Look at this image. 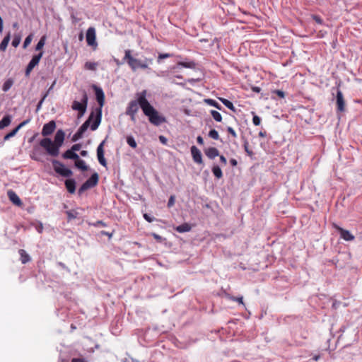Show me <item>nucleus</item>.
I'll use <instances>...</instances> for the list:
<instances>
[{
    "instance_id": "f257e3e1",
    "label": "nucleus",
    "mask_w": 362,
    "mask_h": 362,
    "mask_svg": "<svg viewBox=\"0 0 362 362\" xmlns=\"http://www.w3.org/2000/svg\"><path fill=\"white\" fill-rule=\"evenodd\" d=\"M147 91L142 90L136 94V100L130 102L127 113H136L140 107L144 113H158L146 100Z\"/></svg>"
},
{
    "instance_id": "f03ea898",
    "label": "nucleus",
    "mask_w": 362,
    "mask_h": 362,
    "mask_svg": "<svg viewBox=\"0 0 362 362\" xmlns=\"http://www.w3.org/2000/svg\"><path fill=\"white\" fill-rule=\"evenodd\" d=\"M102 115H90L88 119L80 127L74 135L73 140L76 141L83 136L85 132L90 127L92 131L95 130L100 122Z\"/></svg>"
},
{
    "instance_id": "7ed1b4c3",
    "label": "nucleus",
    "mask_w": 362,
    "mask_h": 362,
    "mask_svg": "<svg viewBox=\"0 0 362 362\" xmlns=\"http://www.w3.org/2000/svg\"><path fill=\"white\" fill-rule=\"evenodd\" d=\"M40 146L43 147L47 152L52 156H57L59 153V146L52 141L50 139L45 138L40 141Z\"/></svg>"
},
{
    "instance_id": "20e7f679",
    "label": "nucleus",
    "mask_w": 362,
    "mask_h": 362,
    "mask_svg": "<svg viewBox=\"0 0 362 362\" xmlns=\"http://www.w3.org/2000/svg\"><path fill=\"white\" fill-rule=\"evenodd\" d=\"M88 97L85 92L83 93L81 98L79 101L75 100L73 103L72 108L78 111V113H85L86 110Z\"/></svg>"
},
{
    "instance_id": "39448f33",
    "label": "nucleus",
    "mask_w": 362,
    "mask_h": 362,
    "mask_svg": "<svg viewBox=\"0 0 362 362\" xmlns=\"http://www.w3.org/2000/svg\"><path fill=\"white\" fill-rule=\"evenodd\" d=\"M52 163H53V166H54V169L55 172L59 174L60 175L65 177H69L72 175V171L70 169L66 168L59 161L53 160Z\"/></svg>"
},
{
    "instance_id": "423d86ee",
    "label": "nucleus",
    "mask_w": 362,
    "mask_h": 362,
    "mask_svg": "<svg viewBox=\"0 0 362 362\" xmlns=\"http://www.w3.org/2000/svg\"><path fill=\"white\" fill-rule=\"evenodd\" d=\"M98 182V173H93L79 188L78 192L81 194L89 188L93 187Z\"/></svg>"
},
{
    "instance_id": "0eeeda50",
    "label": "nucleus",
    "mask_w": 362,
    "mask_h": 362,
    "mask_svg": "<svg viewBox=\"0 0 362 362\" xmlns=\"http://www.w3.org/2000/svg\"><path fill=\"white\" fill-rule=\"evenodd\" d=\"M124 59L126 60L133 71H136L138 68H139L141 61L134 58L131 55V51L127 49L125 51V55Z\"/></svg>"
},
{
    "instance_id": "6e6552de",
    "label": "nucleus",
    "mask_w": 362,
    "mask_h": 362,
    "mask_svg": "<svg viewBox=\"0 0 362 362\" xmlns=\"http://www.w3.org/2000/svg\"><path fill=\"white\" fill-rule=\"evenodd\" d=\"M86 42L89 46L93 47L94 49L98 46L96 42L95 29L93 27H90L86 32Z\"/></svg>"
},
{
    "instance_id": "1a4fd4ad",
    "label": "nucleus",
    "mask_w": 362,
    "mask_h": 362,
    "mask_svg": "<svg viewBox=\"0 0 362 362\" xmlns=\"http://www.w3.org/2000/svg\"><path fill=\"white\" fill-rule=\"evenodd\" d=\"M93 88L95 91V96L97 101L100 105V107L97 109L96 113H101V107L103 105L104 100H105V95L103 90L100 88H98L95 86H93Z\"/></svg>"
},
{
    "instance_id": "9d476101",
    "label": "nucleus",
    "mask_w": 362,
    "mask_h": 362,
    "mask_svg": "<svg viewBox=\"0 0 362 362\" xmlns=\"http://www.w3.org/2000/svg\"><path fill=\"white\" fill-rule=\"evenodd\" d=\"M148 117L149 122L154 126H160L166 122L165 118L162 115H146Z\"/></svg>"
},
{
    "instance_id": "9b49d317",
    "label": "nucleus",
    "mask_w": 362,
    "mask_h": 362,
    "mask_svg": "<svg viewBox=\"0 0 362 362\" xmlns=\"http://www.w3.org/2000/svg\"><path fill=\"white\" fill-rule=\"evenodd\" d=\"M105 141H103L99 146L97 148V156L98 159V162L102 165L103 166L105 167L107 165L106 160L104 157V144Z\"/></svg>"
},
{
    "instance_id": "f8f14e48",
    "label": "nucleus",
    "mask_w": 362,
    "mask_h": 362,
    "mask_svg": "<svg viewBox=\"0 0 362 362\" xmlns=\"http://www.w3.org/2000/svg\"><path fill=\"white\" fill-rule=\"evenodd\" d=\"M191 153L193 158V160L198 164L202 163V155L201 151L195 146H192L191 147Z\"/></svg>"
},
{
    "instance_id": "ddd939ff",
    "label": "nucleus",
    "mask_w": 362,
    "mask_h": 362,
    "mask_svg": "<svg viewBox=\"0 0 362 362\" xmlns=\"http://www.w3.org/2000/svg\"><path fill=\"white\" fill-rule=\"evenodd\" d=\"M55 127L56 125L54 121H51L47 124H45L42 128V134L43 136H48L54 132Z\"/></svg>"
},
{
    "instance_id": "4468645a",
    "label": "nucleus",
    "mask_w": 362,
    "mask_h": 362,
    "mask_svg": "<svg viewBox=\"0 0 362 362\" xmlns=\"http://www.w3.org/2000/svg\"><path fill=\"white\" fill-rule=\"evenodd\" d=\"M340 233V237L346 241H351L354 239V236L347 230H344L339 226H335Z\"/></svg>"
},
{
    "instance_id": "2eb2a0df",
    "label": "nucleus",
    "mask_w": 362,
    "mask_h": 362,
    "mask_svg": "<svg viewBox=\"0 0 362 362\" xmlns=\"http://www.w3.org/2000/svg\"><path fill=\"white\" fill-rule=\"evenodd\" d=\"M337 105L339 111L342 112L344 110V100L341 90H337Z\"/></svg>"
},
{
    "instance_id": "dca6fc26",
    "label": "nucleus",
    "mask_w": 362,
    "mask_h": 362,
    "mask_svg": "<svg viewBox=\"0 0 362 362\" xmlns=\"http://www.w3.org/2000/svg\"><path fill=\"white\" fill-rule=\"evenodd\" d=\"M64 132L62 129L58 130L55 134L54 143L60 147L64 142Z\"/></svg>"
},
{
    "instance_id": "f3484780",
    "label": "nucleus",
    "mask_w": 362,
    "mask_h": 362,
    "mask_svg": "<svg viewBox=\"0 0 362 362\" xmlns=\"http://www.w3.org/2000/svg\"><path fill=\"white\" fill-rule=\"evenodd\" d=\"M8 197L14 204L17 206L21 205L22 202L21 199L13 191L9 190L8 192Z\"/></svg>"
},
{
    "instance_id": "a211bd4d",
    "label": "nucleus",
    "mask_w": 362,
    "mask_h": 362,
    "mask_svg": "<svg viewBox=\"0 0 362 362\" xmlns=\"http://www.w3.org/2000/svg\"><path fill=\"white\" fill-rule=\"evenodd\" d=\"M204 153L206 156L210 159H214L219 155L218 149L214 147H210L205 149Z\"/></svg>"
},
{
    "instance_id": "6ab92c4d",
    "label": "nucleus",
    "mask_w": 362,
    "mask_h": 362,
    "mask_svg": "<svg viewBox=\"0 0 362 362\" xmlns=\"http://www.w3.org/2000/svg\"><path fill=\"white\" fill-rule=\"evenodd\" d=\"M28 122V121H24L21 123H20L14 129H13L11 132H9L8 134H6L4 136V139L5 141L6 140H8L10 138L14 136L16 133L18 132V130L23 127L24 126L26 123Z\"/></svg>"
},
{
    "instance_id": "aec40b11",
    "label": "nucleus",
    "mask_w": 362,
    "mask_h": 362,
    "mask_svg": "<svg viewBox=\"0 0 362 362\" xmlns=\"http://www.w3.org/2000/svg\"><path fill=\"white\" fill-rule=\"evenodd\" d=\"M139 115H131L132 121L139 127L143 128L146 127L147 123L144 120H141L139 118Z\"/></svg>"
},
{
    "instance_id": "412c9836",
    "label": "nucleus",
    "mask_w": 362,
    "mask_h": 362,
    "mask_svg": "<svg viewBox=\"0 0 362 362\" xmlns=\"http://www.w3.org/2000/svg\"><path fill=\"white\" fill-rule=\"evenodd\" d=\"M65 185L68 192L71 194L75 192L76 190V182L73 179H69L65 181Z\"/></svg>"
},
{
    "instance_id": "4be33fe9",
    "label": "nucleus",
    "mask_w": 362,
    "mask_h": 362,
    "mask_svg": "<svg viewBox=\"0 0 362 362\" xmlns=\"http://www.w3.org/2000/svg\"><path fill=\"white\" fill-rule=\"evenodd\" d=\"M192 227L189 223H185L175 228V230L178 233H186L191 230Z\"/></svg>"
},
{
    "instance_id": "5701e85b",
    "label": "nucleus",
    "mask_w": 362,
    "mask_h": 362,
    "mask_svg": "<svg viewBox=\"0 0 362 362\" xmlns=\"http://www.w3.org/2000/svg\"><path fill=\"white\" fill-rule=\"evenodd\" d=\"M63 157L66 159H74L77 160L79 157L78 155L76 153L71 151V149L67 150L64 154Z\"/></svg>"
},
{
    "instance_id": "b1692460",
    "label": "nucleus",
    "mask_w": 362,
    "mask_h": 362,
    "mask_svg": "<svg viewBox=\"0 0 362 362\" xmlns=\"http://www.w3.org/2000/svg\"><path fill=\"white\" fill-rule=\"evenodd\" d=\"M11 39L10 33H8L6 36L4 37V38L2 40V41L0 43V51L4 52L7 46L9 43Z\"/></svg>"
},
{
    "instance_id": "393cba45",
    "label": "nucleus",
    "mask_w": 362,
    "mask_h": 362,
    "mask_svg": "<svg viewBox=\"0 0 362 362\" xmlns=\"http://www.w3.org/2000/svg\"><path fill=\"white\" fill-rule=\"evenodd\" d=\"M19 254L21 255V261L23 264H25L30 260V257L28 254L24 250H20Z\"/></svg>"
},
{
    "instance_id": "a878e982",
    "label": "nucleus",
    "mask_w": 362,
    "mask_h": 362,
    "mask_svg": "<svg viewBox=\"0 0 362 362\" xmlns=\"http://www.w3.org/2000/svg\"><path fill=\"white\" fill-rule=\"evenodd\" d=\"M75 165L76 168L81 169L83 171L88 170V166L86 165L85 161L83 160L79 159V158L76 160Z\"/></svg>"
},
{
    "instance_id": "bb28decb",
    "label": "nucleus",
    "mask_w": 362,
    "mask_h": 362,
    "mask_svg": "<svg viewBox=\"0 0 362 362\" xmlns=\"http://www.w3.org/2000/svg\"><path fill=\"white\" fill-rule=\"evenodd\" d=\"M42 54H43V52H41L38 54L33 56L32 59L29 62V64L34 66H37L39 64V62H40V59L42 58Z\"/></svg>"
},
{
    "instance_id": "cd10ccee",
    "label": "nucleus",
    "mask_w": 362,
    "mask_h": 362,
    "mask_svg": "<svg viewBox=\"0 0 362 362\" xmlns=\"http://www.w3.org/2000/svg\"><path fill=\"white\" fill-rule=\"evenodd\" d=\"M212 173H213L214 175L218 179H220L223 177L222 170H221V168L218 165L213 166Z\"/></svg>"
},
{
    "instance_id": "c85d7f7f",
    "label": "nucleus",
    "mask_w": 362,
    "mask_h": 362,
    "mask_svg": "<svg viewBox=\"0 0 362 362\" xmlns=\"http://www.w3.org/2000/svg\"><path fill=\"white\" fill-rule=\"evenodd\" d=\"M127 143L129 146L133 148H136L137 147V144L133 136L129 135L127 136Z\"/></svg>"
},
{
    "instance_id": "c756f323",
    "label": "nucleus",
    "mask_w": 362,
    "mask_h": 362,
    "mask_svg": "<svg viewBox=\"0 0 362 362\" xmlns=\"http://www.w3.org/2000/svg\"><path fill=\"white\" fill-rule=\"evenodd\" d=\"M220 100L223 103V104L227 107L229 110L235 112V109L233 104L228 100L224 98H220Z\"/></svg>"
},
{
    "instance_id": "7c9ffc66",
    "label": "nucleus",
    "mask_w": 362,
    "mask_h": 362,
    "mask_svg": "<svg viewBox=\"0 0 362 362\" xmlns=\"http://www.w3.org/2000/svg\"><path fill=\"white\" fill-rule=\"evenodd\" d=\"M98 64L95 62H87L84 64V68L88 70L95 71L97 68Z\"/></svg>"
},
{
    "instance_id": "2f4dec72",
    "label": "nucleus",
    "mask_w": 362,
    "mask_h": 362,
    "mask_svg": "<svg viewBox=\"0 0 362 362\" xmlns=\"http://www.w3.org/2000/svg\"><path fill=\"white\" fill-rule=\"evenodd\" d=\"M13 84V81L12 79L9 78V79L6 80L3 85V87H2L3 90L5 92L8 91L11 88Z\"/></svg>"
},
{
    "instance_id": "473e14b6",
    "label": "nucleus",
    "mask_w": 362,
    "mask_h": 362,
    "mask_svg": "<svg viewBox=\"0 0 362 362\" xmlns=\"http://www.w3.org/2000/svg\"><path fill=\"white\" fill-rule=\"evenodd\" d=\"M45 40H46V37L45 36H42L40 40H39V42H37L36 47H35V49L36 50H41L45 44Z\"/></svg>"
},
{
    "instance_id": "72a5a7b5",
    "label": "nucleus",
    "mask_w": 362,
    "mask_h": 362,
    "mask_svg": "<svg viewBox=\"0 0 362 362\" xmlns=\"http://www.w3.org/2000/svg\"><path fill=\"white\" fill-rule=\"evenodd\" d=\"M178 66H181L185 68H194L195 64L193 62H178Z\"/></svg>"
},
{
    "instance_id": "f704fd0d",
    "label": "nucleus",
    "mask_w": 362,
    "mask_h": 362,
    "mask_svg": "<svg viewBox=\"0 0 362 362\" xmlns=\"http://www.w3.org/2000/svg\"><path fill=\"white\" fill-rule=\"evenodd\" d=\"M69 220L74 219L77 217L78 213L74 210H69L66 211Z\"/></svg>"
},
{
    "instance_id": "c9c22d12",
    "label": "nucleus",
    "mask_w": 362,
    "mask_h": 362,
    "mask_svg": "<svg viewBox=\"0 0 362 362\" xmlns=\"http://www.w3.org/2000/svg\"><path fill=\"white\" fill-rule=\"evenodd\" d=\"M209 136L211 137V139H214L215 140H217L219 138V135H218V133L216 130L215 129H211L209 133Z\"/></svg>"
},
{
    "instance_id": "e433bc0d",
    "label": "nucleus",
    "mask_w": 362,
    "mask_h": 362,
    "mask_svg": "<svg viewBox=\"0 0 362 362\" xmlns=\"http://www.w3.org/2000/svg\"><path fill=\"white\" fill-rule=\"evenodd\" d=\"M33 40V35H29L25 39V41L23 42V48H26L31 42Z\"/></svg>"
},
{
    "instance_id": "4c0bfd02",
    "label": "nucleus",
    "mask_w": 362,
    "mask_h": 362,
    "mask_svg": "<svg viewBox=\"0 0 362 362\" xmlns=\"http://www.w3.org/2000/svg\"><path fill=\"white\" fill-rule=\"evenodd\" d=\"M272 93L281 98H284L285 97V93L281 90H275L272 92Z\"/></svg>"
},
{
    "instance_id": "58836bf2",
    "label": "nucleus",
    "mask_w": 362,
    "mask_h": 362,
    "mask_svg": "<svg viewBox=\"0 0 362 362\" xmlns=\"http://www.w3.org/2000/svg\"><path fill=\"white\" fill-rule=\"evenodd\" d=\"M144 218L148 223H152L156 220V218L153 216H151L147 214H144Z\"/></svg>"
},
{
    "instance_id": "ea45409f",
    "label": "nucleus",
    "mask_w": 362,
    "mask_h": 362,
    "mask_svg": "<svg viewBox=\"0 0 362 362\" xmlns=\"http://www.w3.org/2000/svg\"><path fill=\"white\" fill-rule=\"evenodd\" d=\"M21 42V37H15L12 41V45L14 47H17Z\"/></svg>"
},
{
    "instance_id": "a19ab883",
    "label": "nucleus",
    "mask_w": 362,
    "mask_h": 362,
    "mask_svg": "<svg viewBox=\"0 0 362 362\" xmlns=\"http://www.w3.org/2000/svg\"><path fill=\"white\" fill-rule=\"evenodd\" d=\"M2 120H3V122L4 123V125L6 127L8 126L10 124V123H11V118H10V117L8 115L4 117L2 119Z\"/></svg>"
},
{
    "instance_id": "79ce46f5",
    "label": "nucleus",
    "mask_w": 362,
    "mask_h": 362,
    "mask_svg": "<svg viewBox=\"0 0 362 362\" xmlns=\"http://www.w3.org/2000/svg\"><path fill=\"white\" fill-rule=\"evenodd\" d=\"M252 121H253L254 124L257 126V125H259V124L261 122V119L257 115H255Z\"/></svg>"
},
{
    "instance_id": "37998d69",
    "label": "nucleus",
    "mask_w": 362,
    "mask_h": 362,
    "mask_svg": "<svg viewBox=\"0 0 362 362\" xmlns=\"http://www.w3.org/2000/svg\"><path fill=\"white\" fill-rule=\"evenodd\" d=\"M172 56V54H160L158 55V61L160 62V59H165V58H168V57H170Z\"/></svg>"
},
{
    "instance_id": "c03bdc74",
    "label": "nucleus",
    "mask_w": 362,
    "mask_h": 362,
    "mask_svg": "<svg viewBox=\"0 0 362 362\" xmlns=\"http://www.w3.org/2000/svg\"><path fill=\"white\" fill-rule=\"evenodd\" d=\"M34 66H32L31 64H28L25 69V75L29 76L30 73L34 69Z\"/></svg>"
},
{
    "instance_id": "a18cd8bd",
    "label": "nucleus",
    "mask_w": 362,
    "mask_h": 362,
    "mask_svg": "<svg viewBox=\"0 0 362 362\" xmlns=\"http://www.w3.org/2000/svg\"><path fill=\"white\" fill-rule=\"evenodd\" d=\"M93 226H95V227H105L106 226V223H104L102 221H96L95 223H93Z\"/></svg>"
},
{
    "instance_id": "49530a36",
    "label": "nucleus",
    "mask_w": 362,
    "mask_h": 362,
    "mask_svg": "<svg viewBox=\"0 0 362 362\" xmlns=\"http://www.w3.org/2000/svg\"><path fill=\"white\" fill-rule=\"evenodd\" d=\"M175 204V197L170 196L168 202V206L172 207Z\"/></svg>"
},
{
    "instance_id": "de8ad7c7",
    "label": "nucleus",
    "mask_w": 362,
    "mask_h": 362,
    "mask_svg": "<svg viewBox=\"0 0 362 362\" xmlns=\"http://www.w3.org/2000/svg\"><path fill=\"white\" fill-rule=\"evenodd\" d=\"M159 141L164 145H166L168 143V139L165 136L160 135L159 136Z\"/></svg>"
},
{
    "instance_id": "09e8293b",
    "label": "nucleus",
    "mask_w": 362,
    "mask_h": 362,
    "mask_svg": "<svg viewBox=\"0 0 362 362\" xmlns=\"http://www.w3.org/2000/svg\"><path fill=\"white\" fill-rule=\"evenodd\" d=\"M204 102L211 106H214L215 104H216V101L212 99H206L204 100Z\"/></svg>"
},
{
    "instance_id": "8fccbe9b",
    "label": "nucleus",
    "mask_w": 362,
    "mask_h": 362,
    "mask_svg": "<svg viewBox=\"0 0 362 362\" xmlns=\"http://www.w3.org/2000/svg\"><path fill=\"white\" fill-rule=\"evenodd\" d=\"M243 297L240 296V297H233L232 298V300H234V301H237L239 303L242 304L243 305H244V303H243Z\"/></svg>"
},
{
    "instance_id": "3c124183",
    "label": "nucleus",
    "mask_w": 362,
    "mask_h": 362,
    "mask_svg": "<svg viewBox=\"0 0 362 362\" xmlns=\"http://www.w3.org/2000/svg\"><path fill=\"white\" fill-rule=\"evenodd\" d=\"M71 362H88L84 358H74Z\"/></svg>"
},
{
    "instance_id": "603ef678",
    "label": "nucleus",
    "mask_w": 362,
    "mask_h": 362,
    "mask_svg": "<svg viewBox=\"0 0 362 362\" xmlns=\"http://www.w3.org/2000/svg\"><path fill=\"white\" fill-rule=\"evenodd\" d=\"M227 130L234 138H235L237 136V134H236L235 130L232 127H228Z\"/></svg>"
},
{
    "instance_id": "864d4df0",
    "label": "nucleus",
    "mask_w": 362,
    "mask_h": 362,
    "mask_svg": "<svg viewBox=\"0 0 362 362\" xmlns=\"http://www.w3.org/2000/svg\"><path fill=\"white\" fill-rule=\"evenodd\" d=\"M80 148H81V145L78 144H74L72 146L71 150L73 151L74 152H76L77 151H79Z\"/></svg>"
},
{
    "instance_id": "5fc2aeb1",
    "label": "nucleus",
    "mask_w": 362,
    "mask_h": 362,
    "mask_svg": "<svg viewBox=\"0 0 362 362\" xmlns=\"http://www.w3.org/2000/svg\"><path fill=\"white\" fill-rule=\"evenodd\" d=\"M213 117H214V119L216 121V122H221L222 120V117H221V115H212Z\"/></svg>"
},
{
    "instance_id": "6e6d98bb",
    "label": "nucleus",
    "mask_w": 362,
    "mask_h": 362,
    "mask_svg": "<svg viewBox=\"0 0 362 362\" xmlns=\"http://www.w3.org/2000/svg\"><path fill=\"white\" fill-rule=\"evenodd\" d=\"M36 229L39 232V233H42V230H43V225L42 223H40L36 227Z\"/></svg>"
},
{
    "instance_id": "4d7b16f0",
    "label": "nucleus",
    "mask_w": 362,
    "mask_h": 362,
    "mask_svg": "<svg viewBox=\"0 0 362 362\" xmlns=\"http://www.w3.org/2000/svg\"><path fill=\"white\" fill-rule=\"evenodd\" d=\"M220 160L223 165H226L227 164V160L223 156H220Z\"/></svg>"
},
{
    "instance_id": "13d9d810",
    "label": "nucleus",
    "mask_w": 362,
    "mask_h": 362,
    "mask_svg": "<svg viewBox=\"0 0 362 362\" xmlns=\"http://www.w3.org/2000/svg\"><path fill=\"white\" fill-rule=\"evenodd\" d=\"M197 141L198 144H199L201 145H202L204 144V139L201 136H197Z\"/></svg>"
},
{
    "instance_id": "bf43d9fd",
    "label": "nucleus",
    "mask_w": 362,
    "mask_h": 362,
    "mask_svg": "<svg viewBox=\"0 0 362 362\" xmlns=\"http://www.w3.org/2000/svg\"><path fill=\"white\" fill-rule=\"evenodd\" d=\"M139 68H141V69H146V68H148V63H146V62H141Z\"/></svg>"
},
{
    "instance_id": "052dcab7",
    "label": "nucleus",
    "mask_w": 362,
    "mask_h": 362,
    "mask_svg": "<svg viewBox=\"0 0 362 362\" xmlns=\"http://www.w3.org/2000/svg\"><path fill=\"white\" fill-rule=\"evenodd\" d=\"M313 18L317 23L321 24L322 23V19L319 16H315Z\"/></svg>"
},
{
    "instance_id": "680f3d73",
    "label": "nucleus",
    "mask_w": 362,
    "mask_h": 362,
    "mask_svg": "<svg viewBox=\"0 0 362 362\" xmlns=\"http://www.w3.org/2000/svg\"><path fill=\"white\" fill-rule=\"evenodd\" d=\"M230 163L231 165H233V166H236L238 164L237 160L234 158L230 159Z\"/></svg>"
},
{
    "instance_id": "e2e57ef3",
    "label": "nucleus",
    "mask_w": 362,
    "mask_h": 362,
    "mask_svg": "<svg viewBox=\"0 0 362 362\" xmlns=\"http://www.w3.org/2000/svg\"><path fill=\"white\" fill-rule=\"evenodd\" d=\"M153 236L155 239L160 241L162 240V238L161 236H160L159 235L156 234V233H153Z\"/></svg>"
},
{
    "instance_id": "0e129e2a",
    "label": "nucleus",
    "mask_w": 362,
    "mask_h": 362,
    "mask_svg": "<svg viewBox=\"0 0 362 362\" xmlns=\"http://www.w3.org/2000/svg\"><path fill=\"white\" fill-rule=\"evenodd\" d=\"M244 147H245V151L249 154V155H251L252 153V151H249L248 148H247V144H245L244 145Z\"/></svg>"
},
{
    "instance_id": "69168bd1",
    "label": "nucleus",
    "mask_w": 362,
    "mask_h": 362,
    "mask_svg": "<svg viewBox=\"0 0 362 362\" xmlns=\"http://www.w3.org/2000/svg\"><path fill=\"white\" fill-rule=\"evenodd\" d=\"M259 136H261V137H264V136H266V132L261 131V132H259Z\"/></svg>"
},
{
    "instance_id": "338daca9",
    "label": "nucleus",
    "mask_w": 362,
    "mask_h": 362,
    "mask_svg": "<svg viewBox=\"0 0 362 362\" xmlns=\"http://www.w3.org/2000/svg\"><path fill=\"white\" fill-rule=\"evenodd\" d=\"M81 155L82 156H83V157H86V156H87V155H88V152H87L86 151H82L81 152Z\"/></svg>"
},
{
    "instance_id": "774afa93",
    "label": "nucleus",
    "mask_w": 362,
    "mask_h": 362,
    "mask_svg": "<svg viewBox=\"0 0 362 362\" xmlns=\"http://www.w3.org/2000/svg\"><path fill=\"white\" fill-rule=\"evenodd\" d=\"M4 127H6V126L4 125V123L3 120L1 119L0 121V129H3Z\"/></svg>"
}]
</instances>
